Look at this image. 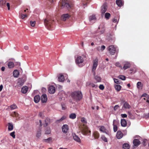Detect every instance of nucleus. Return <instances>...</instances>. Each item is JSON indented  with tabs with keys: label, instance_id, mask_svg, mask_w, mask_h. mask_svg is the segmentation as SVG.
Returning <instances> with one entry per match:
<instances>
[{
	"label": "nucleus",
	"instance_id": "8fccbe9b",
	"mask_svg": "<svg viewBox=\"0 0 149 149\" xmlns=\"http://www.w3.org/2000/svg\"><path fill=\"white\" fill-rule=\"evenodd\" d=\"M137 87L138 88H140L142 87V84L141 82H138L137 84Z\"/></svg>",
	"mask_w": 149,
	"mask_h": 149
},
{
	"label": "nucleus",
	"instance_id": "680f3d73",
	"mask_svg": "<svg viewBox=\"0 0 149 149\" xmlns=\"http://www.w3.org/2000/svg\"><path fill=\"white\" fill-rule=\"evenodd\" d=\"M15 65L17 66V67H19L20 65V63L19 62H17L15 63Z\"/></svg>",
	"mask_w": 149,
	"mask_h": 149
},
{
	"label": "nucleus",
	"instance_id": "4d7b16f0",
	"mask_svg": "<svg viewBox=\"0 0 149 149\" xmlns=\"http://www.w3.org/2000/svg\"><path fill=\"white\" fill-rule=\"evenodd\" d=\"M75 104L76 103H71V107L72 108H77V107L75 106Z\"/></svg>",
	"mask_w": 149,
	"mask_h": 149
},
{
	"label": "nucleus",
	"instance_id": "603ef678",
	"mask_svg": "<svg viewBox=\"0 0 149 149\" xmlns=\"http://www.w3.org/2000/svg\"><path fill=\"white\" fill-rule=\"evenodd\" d=\"M102 139L105 142H107V138L104 136H102L101 137Z\"/></svg>",
	"mask_w": 149,
	"mask_h": 149
},
{
	"label": "nucleus",
	"instance_id": "69168bd1",
	"mask_svg": "<svg viewBox=\"0 0 149 149\" xmlns=\"http://www.w3.org/2000/svg\"><path fill=\"white\" fill-rule=\"evenodd\" d=\"M119 107L118 105H115L114 107V110L116 111L117 109Z\"/></svg>",
	"mask_w": 149,
	"mask_h": 149
},
{
	"label": "nucleus",
	"instance_id": "9b49d317",
	"mask_svg": "<svg viewBox=\"0 0 149 149\" xmlns=\"http://www.w3.org/2000/svg\"><path fill=\"white\" fill-rule=\"evenodd\" d=\"M107 6L106 4L104 3L101 7V13L102 14H104L107 10Z\"/></svg>",
	"mask_w": 149,
	"mask_h": 149
},
{
	"label": "nucleus",
	"instance_id": "338daca9",
	"mask_svg": "<svg viewBox=\"0 0 149 149\" xmlns=\"http://www.w3.org/2000/svg\"><path fill=\"white\" fill-rule=\"evenodd\" d=\"M121 116L123 118H126L127 116V114H121Z\"/></svg>",
	"mask_w": 149,
	"mask_h": 149
},
{
	"label": "nucleus",
	"instance_id": "9d476101",
	"mask_svg": "<svg viewBox=\"0 0 149 149\" xmlns=\"http://www.w3.org/2000/svg\"><path fill=\"white\" fill-rule=\"evenodd\" d=\"M72 135L73 139L74 141L79 143H81V140L80 138L77 136L75 133H72Z\"/></svg>",
	"mask_w": 149,
	"mask_h": 149
},
{
	"label": "nucleus",
	"instance_id": "f704fd0d",
	"mask_svg": "<svg viewBox=\"0 0 149 149\" xmlns=\"http://www.w3.org/2000/svg\"><path fill=\"white\" fill-rule=\"evenodd\" d=\"M123 106L125 109H129L131 107V106L128 104V103H124Z\"/></svg>",
	"mask_w": 149,
	"mask_h": 149
},
{
	"label": "nucleus",
	"instance_id": "412c9836",
	"mask_svg": "<svg viewBox=\"0 0 149 149\" xmlns=\"http://www.w3.org/2000/svg\"><path fill=\"white\" fill-rule=\"evenodd\" d=\"M28 89V87L26 86L23 87L21 90L22 93H26L27 92Z\"/></svg>",
	"mask_w": 149,
	"mask_h": 149
},
{
	"label": "nucleus",
	"instance_id": "c756f323",
	"mask_svg": "<svg viewBox=\"0 0 149 149\" xmlns=\"http://www.w3.org/2000/svg\"><path fill=\"white\" fill-rule=\"evenodd\" d=\"M24 80L22 79L19 80L17 82V84L19 86H22L24 83Z\"/></svg>",
	"mask_w": 149,
	"mask_h": 149
},
{
	"label": "nucleus",
	"instance_id": "a211bd4d",
	"mask_svg": "<svg viewBox=\"0 0 149 149\" xmlns=\"http://www.w3.org/2000/svg\"><path fill=\"white\" fill-rule=\"evenodd\" d=\"M120 123L122 127H125L127 125V123L126 120L124 119H122L121 120Z\"/></svg>",
	"mask_w": 149,
	"mask_h": 149
},
{
	"label": "nucleus",
	"instance_id": "20e7f679",
	"mask_svg": "<svg viewBox=\"0 0 149 149\" xmlns=\"http://www.w3.org/2000/svg\"><path fill=\"white\" fill-rule=\"evenodd\" d=\"M79 128L81 133L84 135H87L89 133L91 132V131L88 130V127L85 125H81L79 127Z\"/></svg>",
	"mask_w": 149,
	"mask_h": 149
},
{
	"label": "nucleus",
	"instance_id": "5fc2aeb1",
	"mask_svg": "<svg viewBox=\"0 0 149 149\" xmlns=\"http://www.w3.org/2000/svg\"><path fill=\"white\" fill-rule=\"evenodd\" d=\"M15 132H11L10 134V135L12 136L13 138H15Z\"/></svg>",
	"mask_w": 149,
	"mask_h": 149
},
{
	"label": "nucleus",
	"instance_id": "864d4df0",
	"mask_svg": "<svg viewBox=\"0 0 149 149\" xmlns=\"http://www.w3.org/2000/svg\"><path fill=\"white\" fill-rule=\"evenodd\" d=\"M30 23L31 24V26L32 27H34L35 26V24H36V21H31L30 22Z\"/></svg>",
	"mask_w": 149,
	"mask_h": 149
},
{
	"label": "nucleus",
	"instance_id": "052dcab7",
	"mask_svg": "<svg viewBox=\"0 0 149 149\" xmlns=\"http://www.w3.org/2000/svg\"><path fill=\"white\" fill-rule=\"evenodd\" d=\"M148 97V95L146 93L143 94L141 97V99H143V97Z\"/></svg>",
	"mask_w": 149,
	"mask_h": 149
},
{
	"label": "nucleus",
	"instance_id": "f8f14e48",
	"mask_svg": "<svg viewBox=\"0 0 149 149\" xmlns=\"http://www.w3.org/2000/svg\"><path fill=\"white\" fill-rule=\"evenodd\" d=\"M48 91L50 93L53 94L55 91V88L53 86H49L48 88Z\"/></svg>",
	"mask_w": 149,
	"mask_h": 149
},
{
	"label": "nucleus",
	"instance_id": "7c9ffc66",
	"mask_svg": "<svg viewBox=\"0 0 149 149\" xmlns=\"http://www.w3.org/2000/svg\"><path fill=\"white\" fill-rule=\"evenodd\" d=\"M51 132V129L49 127H47L45 130V134H50Z\"/></svg>",
	"mask_w": 149,
	"mask_h": 149
},
{
	"label": "nucleus",
	"instance_id": "f3484780",
	"mask_svg": "<svg viewBox=\"0 0 149 149\" xmlns=\"http://www.w3.org/2000/svg\"><path fill=\"white\" fill-rule=\"evenodd\" d=\"M50 123V119L48 118H47L45 120V124L44 125V127L48 126Z\"/></svg>",
	"mask_w": 149,
	"mask_h": 149
},
{
	"label": "nucleus",
	"instance_id": "ea45409f",
	"mask_svg": "<svg viewBox=\"0 0 149 149\" xmlns=\"http://www.w3.org/2000/svg\"><path fill=\"white\" fill-rule=\"evenodd\" d=\"M76 117V115L74 113H72L69 116V118H70L74 119Z\"/></svg>",
	"mask_w": 149,
	"mask_h": 149
},
{
	"label": "nucleus",
	"instance_id": "3c124183",
	"mask_svg": "<svg viewBox=\"0 0 149 149\" xmlns=\"http://www.w3.org/2000/svg\"><path fill=\"white\" fill-rule=\"evenodd\" d=\"M113 80L115 83L117 84H120V82L118 79L115 78H114Z\"/></svg>",
	"mask_w": 149,
	"mask_h": 149
},
{
	"label": "nucleus",
	"instance_id": "39448f33",
	"mask_svg": "<svg viewBox=\"0 0 149 149\" xmlns=\"http://www.w3.org/2000/svg\"><path fill=\"white\" fill-rule=\"evenodd\" d=\"M98 59L97 58H96L93 61V63L92 68V71L93 72L94 75L95 74V70L98 65Z\"/></svg>",
	"mask_w": 149,
	"mask_h": 149
},
{
	"label": "nucleus",
	"instance_id": "a19ab883",
	"mask_svg": "<svg viewBox=\"0 0 149 149\" xmlns=\"http://www.w3.org/2000/svg\"><path fill=\"white\" fill-rule=\"evenodd\" d=\"M9 107H10L11 110L17 108V106L15 104H13L12 105H11Z\"/></svg>",
	"mask_w": 149,
	"mask_h": 149
},
{
	"label": "nucleus",
	"instance_id": "6e6d98bb",
	"mask_svg": "<svg viewBox=\"0 0 149 149\" xmlns=\"http://www.w3.org/2000/svg\"><path fill=\"white\" fill-rule=\"evenodd\" d=\"M81 122L84 123H87L85 118L84 117L81 118Z\"/></svg>",
	"mask_w": 149,
	"mask_h": 149
},
{
	"label": "nucleus",
	"instance_id": "2f4dec72",
	"mask_svg": "<svg viewBox=\"0 0 149 149\" xmlns=\"http://www.w3.org/2000/svg\"><path fill=\"white\" fill-rule=\"evenodd\" d=\"M123 149H129L130 146L128 143H125L123 145Z\"/></svg>",
	"mask_w": 149,
	"mask_h": 149
},
{
	"label": "nucleus",
	"instance_id": "b1692460",
	"mask_svg": "<svg viewBox=\"0 0 149 149\" xmlns=\"http://www.w3.org/2000/svg\"><path fill=\"white\" fill-rule=\"evenodd\" d=\"M65 79L64 76L61 74H59V76L58 77V80L60 82H63L64 81Z\"/></svg>",
	"mask_w": 149,
	"mask_h": 149
},
{
	"label": "nucleus",
	"instance_id": "cd10ccee",
	"mask_svg": "<svg viewBox=\"0 0 149 149\" xmlns=\"http://www.w3.org/2000/svg\"><path fill=\"white\" fill-rule=\"evenodd\" d=\"M114 87L116 90L117 91H120L121 88L120 85L116 84L114 85Z\"/></svg>",
	"mask_w": 149,
	"mask_h": 149
},
{
	"label": "nucleus",
	"instance_id": "f03ea898",
	"mask_svg": "<svg viewBox=\"0 0 149 149\" xmlns=\"http://www.w3.org/2000/svg\"><path fill=\"white\" fill-rule=\"evenodd\" d=\"M50 16H47L46 19H44V24L45 25L47 29L49 30L51 29L54 20H52L50 18Z\"/></svg>",
	"mask_w": 149,
	"mask_h": 149
},
{
	"label": "nucleus",
	"instance_id": "6ab92c4d",
	"mask_svg": "<svg viewBox=\"0 0 149 149\" xmlns=\"http://www.w3.org/2000/svg\"><path fill=\"white\" fill-rule=\"evenodd\" d=\"M19 75V72L17 70H15L13 72V75L15 77L17 78Z\"/></svg>",
	"mask_w": 149,
	"mask_h": 149
},
{
	"label": "nucleus",
	"instance_id": "4be33fe9",
	"mask_svg": "<svg viewBox=\"0 0 149 149\" xmlns=\"http://www.w3.org/2000/svg\"><path fill=\"white\" fill-rule=\"evenodd\" d=\"M40 100V97L39 95H36L34 99V100L35 102H38Z\"/></svg>",
	"mask_w": 149,
	"mask_h": 149
},
{
	"label": "nucleus",
	"instance_id": "09e8293b",
	"mask_svg": "<svg viewBox=\"0 0 149 149\" xmlns=\"http://www.w3.org/2000/svg\"><path fill=\"white\" fill-rule=\"evenodd\" d=\"M142 99L144 100V101H143V102L146 101V102H149V99L148 98V97H143Z\"/></svg>",
	"mask_w": 149,
	"mask_h": 149
},
{
	"label": "nucleus",
	"instance_id": "0e129e2a",
	"mask_svg": "<svg viewBox=\"0 0 149 149\" xmlns=\"http://www.w3.org/2000/svg\"><path fill=\"white\" fill-rule=\"evenodd\" d=\"M115 65H116V66L117 67H121V68H122V67L121 66V65H120V63H119L118 62H116L115 63Z\"/></svg>",
	"mask_w": 149,
	"mask_h": 149
},
{
	"label": "nucleus",
	"instance_id": "473e14b6",
	"mask_svg": "<svg viewBox=\"0 0 149 149\" xmlns=\"http://www.w3.org/2000/svg\"><path fill=\"white\" fill-rule=\"evenodd\" d=\"M43 141L47 143H49L50 142L52 141V138L51 137H49L47 139H43Z\"/></svg>",
	"mask_w": 149,
	"mask_h": 149
},
{
	"label": "nucleus",
	"instance_id": "6e6552de",
	"mask_svg": "<svg viewBox=\"0 0 149 149\" xmlns=\"http://www.w3.org/2000/svg\"><path fill=\"white\" fill-rule=\"evenodd\" d=\"M70 16V15L68 14H63L61 16V18L62 20L65 21L67 19H68Z\"/></svg>",
	"mask_w": 149,
	"mask_h": 149
},
{
	"label": "nucleus",
	"instance_id": "aec40b11",
	"mask_svg": "<svg viewBox=\"0 0 149 149\" xmlns=\"http://www.w3.org/2000/svg\"><path fill=\"white\" fill-rule=\"evenodd\" d=\"M8 68L10 69H12L14 68L15 66V64L13 62L9 61L8 63Z\"/></svg>",
	"mask_w": 149,
	"mask_h": 149
},
{
	"label": "nucleus",
	"instance_id": "e2e57ef3",
	"mask_svg": "<svg viewBox=\"0 0 149 149\" xmlns=\"http://www.w3.org/2000/svg\"><path fill=\"white\" fill-rule=\"evenodd\" d=\"M38 116H39L42 118L44 117V116L43 115V113L42 112H40L38 115Z\"/></svg>",
	"mask_w": 149,
	"mask_h": 149
},
{
	"label": "nucleus",
	"instance_id": "bf43d9fd",
	"mask_svg": "<svg viewBox=\"0 0 149 149\" xmlns=\"http://www.w3.org/2000/svg\"><path fill=\"white\" fill-rule=\"evenodd\" d=\"M99 88L101 90H103L104 88V87L103 85L100 84L99 87Z\"/></svg>",
	"mask_w": 149,
	"mask_h": 149
},
{
	"label": "nucleus",
	"instance_id": "49530a36",
	"mask_svg": "<svg viewBox=\"0 0 149 149\" xmlns=\"http://www.w3.org/2000/svg\"><path fill=\"white\" fill-rule=\"evenodd\" d=\"M129 114V117L131 119H133L134 118V116L130 113V112H128Z\"/></svg>",
	"mask_w": 149,
	"mask_h": 149
},
{
	"label": "nucleus",
	"instance_id": "79ce46f5",
	"mask_svg": "<svg viewBox=\"0 0 149 149\" xmlns=\"http://www.w3.org/2000/svg\"><path fill=\"white\" fill-rule=\"evenodd\" d=\"M110 16V14L109 13H107L105 14V17L107 19H109Z\"/></svg>",
	"mask_w": 149,
	"mask_h": 149
},
{
	"label": "nucleus",
	"instance_id": "393cba45",
	"mask_svg": "<svg viewBox=\"0 0 149 149\" xmlns=\"http://www.w3.org/2000/svg\"><path fill=\"white\" fill-rule=\"evenodd\" d=\"M8 131H10L12 130H13L14 127L13 124L10 123H8Z\"/></svg>",
	"mask_w": 149,
	"mask_h": 149
},
{
	"label": "nucleus",
	"instance_id": "5701e85b",
	"mask_svg": "<svg viewBox=\"0 0 149 149\" xmlns=\"http://www.w3.org/2000/svg\"><path fill=\"white\" fill-rule=\"evenodd\" d=\"M93 136L95 139H97L100 136V134L97 132L95 131L93 133Z\"/></svg>",
	"mask_w": 149,
	"mask_h": 149
},
{
	"label": "nucleus",
	"instance_id": "de8ad7c7",
	"mask_svg": "<svg viewBox=\"0 0 149 149\" xmlns=\"http://www.w3.org/2000/svg\"><path fill=\"white\" fill-rule=\"evenodd\" d=\"M118 78L123 80H124L126 79L125 77L123 75H120L119 76Z\"/></svg>",
	"mask_w": 149,
	"mask_h": 149
},
{
	"label": "nucleus",
	"instance_id": "774afa93",
	"mask_svg": "<svg viewBox=\"0 0 149 149\" xmlns=\"http://www.w3.org/2000/svg\"><path fill=\"white\" fill-rule=\"evenodd\" d=\"M6 6L8 7V10H9L10 9V3H6Z\"/></svg>",
	"mask_w": 149,
	"mask_h": 149
},
{
	"label": "nucleus",
	"instance_id": "a878e982",
	"mask_svg": "<svg viewBox=\"0 0 149 149\" xmlns=\"http://www.w3.org/2000/svg\"><path fill=\"white\" fill-rule=\"evenodd\" d=\"M130 66L131 64L127 62L124 64L123 67V68L124 70H126L128 68H130Z\"/></svg>",
	"mask_w": 149,
	"mask_h": 149
},
{
	"label": "nucleus",
	"instance_id": "e433bc0d",
	"mask_svg": "<svg viewBox=\"0 0 149 149\" xmlns=\"http://www.w3.org/2000/svg\"><path fill=\"white\" fill-rule=\"evenodd\" d=\"M95 79L97 81V82H100L101 79L100 77L98 76H96L95 77Z\"/></svg>",
	"mask_w": 149,
	"mask_h": 149
},
{
	"label": "nucleus",
	"instance_id": "4c0bfd02",
	"mask_svg": "<svg viewBox=\"0 0 149 149\" xmlns=\"http://www.w3.org/2000/svg\"><path fill=\"white\" fill-rule=\"evenodd\" d=\"M115 121V120H114L113 121V129L114 132H116L117 131L118 129L117 126L116 125L114 124V122Z\"/></svg>",
	"mask_w": 149,
	"mask_h": 149
},
{
	"label": "nucleus",
	"instance_id": "13d9d810",
	"mask_svg": "<svg viewBox=\"0 0 149 149\" xmlns=\"http://www.w3.org/2000/svg\"><path fill=\"white\" fill-rule=\"evenodd\" d=\"M88 0H82V1L83 3V5H86L87 3H88Z\"/></svg>",
	"mask_w": 149,
	"mask_h": 149
},
{
	"label": "nucleus",
	"instance_id": "ddd939ff",
	"mask_svg": "<svg viewBox=\"0 0 149 149\" xmlns=\"http://www.w3.org/2000/svg\"><path fill=\"white\" fill-rule=\"evenodd\" d=\"M47 100V95L44 94L41 96V100L42 102H46Z\"/></svg>",
	"mask_w": 149,
	"mask_h": 149
},
{
	"label": "nucleus",
	"instance_id": "423d86ee",
	"mask_svg": "<svg viewBox=\"0 0 149 149\" xmlns=\"http://www.w3.org/2000/svg\"><path fill=\"white\" fill-rule=\"evenodd\" d=\"M84 59L81 56L78 57L75 60L76 63L80 67H82L83 65L82 63L84 61Z\"/></svg>",
	"mask_w": 149,
	"mask_h": 149
},
{
	"label": "nucleus",
	"instance_id": "f257e3e1",
	"mask_svg": "<svg viewBox=\"0 0 149 149\" xmlns=\"http://www.w3.org/2000/svg\"><path fill=\"white\" fill-rule=\"evenodd\" d=\"M59 6L61 7V8L66 7L68 10L72 9L74 4L72 2H68L66 0H62V2H60Z\"/></svg>",
	"mask_w": 149,
	"mask_h": 149
},
{
	"label": "nucleus",
	"instance_id": "0eeeda50",
	"mask_svg": "<svg viewBox=\"0 0 149 149\" xmlns=\"http://www.w3.org/2000/svg\"><path fill=\"white\" fill-rule=\"evenodd\" d=\"M107 49L111 55H114L116 51V49L113 45L109 46Z\"/></svg>",
	"mask_w": 149,
	"mask_h": 149
},
{
	"label": "nucleus",
	"instance_id": "dca6fc26",
	"mask_svg": "<svg viewBox=\"0 0 149 149\" xmlns=\"http://www.w3.org/2000/svg\"><path fill=\"white\" fill-rule=\"evenodd\" d=\"M123 136V134L120 131H118L116 133V137L118 139H121Z\"/></svg>",
	"mask_w": 149,
	"mask_h": 149
},
{
	"label": "nucleus",
	"instance_id": "bb28decb",
	"mask_svg": "<svg viewBox=\"0 0 149 149\" xmlns=\"http://www.w3.org/2000/svg\"><path fill=\"white\" fill-rule=\"evenodd\" d=\"M116 3L118 6H121L123 4L121 0H116Z\"/></svg>",
	"mask_w": 149,
	"mask_h": 149
},
{
	"label": "nucleus",
	"instance_id": "37998d69",
	"mask_svg": "<svg viewBox=\"0 0 149 149\" xmlns=\"http://www.w3.org/2000/svg\"><path fill=\"white\" fill-rule=\"evenodd\" d=\"M62 107V109L63 110H65L67 108V107L66 105V104L65 103H63L61 104Z\"/></svg>",
	"mask_w": 149,
	"mask_h": 149
},
{
	"label": "nucleus",
	"instance_id": "c85d7f7f",
	"mask_svg": "<svg viewBox=\"0 0 149 149\" xmlns=\"http://www.w3.org/2000/svg\"><path fill=\"white\" fill-rule=\"evenodd\" d=\"M89 19L90 22L92 21L93 20L95 21L96 19V17L94 15H92L90 16L89 17Z\"/></svg>",
	"mask_w": 149,
	"mask_h": 149
},
{
	"label": "nucleus",
	"instance_id": "4468645a",
	"mask_svg": "<svg viewBox=\"0 0 149 149\" xmlns=\"http://www.w3.org/2000/svg\"><path fill=\"white\" fill-rule=\"evenodd\" d=\"M19 17L22 19H24L25 18L28 17V13H26L25 14L22 13V12H20L19 13Z\"/></svg>",
	"mask_w": 149,
	"mask_h": 149
},
{
	"label": "nucleus",
	"instance_id": "2eb2a0df",
	"mask_svg": "<svg viewBox=\"0 0 149 149\" xmlns=\"http://www.w3.org/2000/svg\"><path fill=\"white\" fill-rule=\"evenodd\" d=\"M133 144L135 146H137L141 144V142L138 139H134L133 142Z\"/></svg>",
	"mask_w": 149,
	"mask_h": 149
},
{
	"label": "nucleus",
	"instance_id": "c9c22d12",
	"mask_svg": "<svg viewBox=\"0 0 149 149\" xmlns=\"http://www.w3.org/2000/svg\"><path fill=\"white\" fill-rule=\"evenodd\" d=\"M11 115L13 117H18L19 116V114L18 113L14 111L11 113Z\"/></svg>",
	"mask_w": 149,
	"mask_h": 149
},
{
	"label": "nucleus",
	"instance_id": "7ed1b4c3",
	"mask_svg": "<svg viewBox=\"0 0 149 149\" xmlns=\"http://www.w3.org/2000/svg\"><path fill=\"white\" fill-rule=\"evenodd\" d=\"M71 96L72 98L77 101L80 100L82 98V95L80 91H75L72 92Z\"/></svg>",
	"mask_w": 149,
	"mask_h": 149
},
{
	"label": "nucleus",
	"instance_id": "58836bf2",
	"mask_svg": "<svg viewBox=\"0 0 149 149\" xmlns=\"http://www.w3.org/2000/svg\"><path fill=\"white\" fill-rule=\"evenodd\" d=\"M41 134V129H40L37 132V134L36 135V136L38 138L40 137Z\"/></svg>",
	"mask_w": 149,
	"mask_h": 149
},
{
	"label": "nucleus",
	"instance_id": "1a4fd4ad",
	"mask_svg": "<svg viewBox=\"0 0 149 149\" xmlns=\"http://www.w3.org/2000/svg\"><path fill=\"white\" fill-rule=\"evenodd\" d=\"M62 129L63 133H66L69 130L68 126L66 124L63 125L62 127Z\"/></svg>",
	"mask_w": 149,
	"mask_h": 149
},
{
	"label": "nucleus",
	"instance_id": "72a5a7b5",
	"mask_svg": "<svg viewBox=\"0 0 149 149\" xmlns=\"http://www.w3.org/2000/svg\"><path fill=\"white\" fill-rule=\"evenodd\" d=\"M6 3V1L5 0H1L0 1V6L1 7H3L5 6Z\"/></svg>",
	"mask_w": 149,
	"mask_h": 149
},
{
	"label": "nucleus",
	"instance_id": "c03bdc74",
	"mask_svg": "<svg viewBox=\"0 0 149 149\" xmlns=\"http://www.w3.org/2000/svg\"><path fill=\"white\" fill-rule=\"evenodd\" d=\"M130 71L131 72H130L131 74L134 73L136 72V69L135 68H131L130 69Z\"/></svg>",
	"mask_w": 149,
	"mask_h": 149
},
{
	"label": "nucleus",
	"instance_id": "a18cd8bd",
	"mask_svg": "<svg viewBox=\"0 0 149 149\" xmlns=\"http://www.w3.org/2000/svg\"><path fill=\"white\" fill-rule=\"evenodd\" d=\"M106 129H105V127L104 126H102L100 128V131L104 132H105V130Z\"/></svg>",
	"mask_w": 149,
	"mask_h": 149
}]
</instances>
